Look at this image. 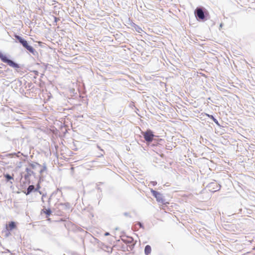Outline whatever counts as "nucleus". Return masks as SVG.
<instances>
[{
  "instance_id": "9b49d317",
  "label": "nucleus",
  "mask_w": 255,
  "mask_h": 255,
  "mask_svg": "<svg viewBox=\"0 0 255 255\" xmlns=\"http://www.w3.org/2000/svg\"><path fill=\"white\" fill-rule=\"evenodd\" d=\"M42 211L44 213L46 214L47 216H49L51 213V211L50 209L43 210Z\"/></svg>"
},
{
  "instance_id": "ddd939ff",
  "label": "nucleus",
  "mask_w": 255,
  "mask_h": 255,
  "mask_svg": "<svg viewBox=\"0 0 255 255\" xmlns=\"http://www.w3.org/2000/svg\"><path fill=\"white\" fill-rule=\"evenodd\" d=\"M39 188H40V185H39V184H38L37 186V188L35 189V190H37Z\"/></svg>"
},
{
  "instance_id": "1a4fd4ad",
  "label": "nucleus",
  "mask_w": 255,
  "mask_h": 255,
  "mask_svg": "<svg viewBox=\"0 0 255 255\" xmlns=\"http://www.w3.org/2000/svg\"><path fill=\"white\" fill-rule=\"evenodd\" d=\"M34 189V186L33 185H29L27 189L26 195L30 194Z\"/></svg>"
},
{
  "instance_id": "6e6552de",
  "label": "nucleus",
  "mask_w": 255,
  "mask_h": 255,
  "mask_svg": "<svg viewBox=\"0 0 255 255\" xmlns=\"http://www.w3.org/2000/svg\"><path fill=\"white\" fill-rule=\"evenodd\" d=\"M133 27L135 30L139 33H141L143 31L142 28L136 24H134Z\"/></svg>"
},
{
  "instance_id": "20e7f679",
  "label": "nucleus",
  "mask_w": 255,
  "mask_h": 255,
  "mask_svg": "<svg viewBox=\"0 0 255 255\" xmlns=\"http://www.w3.org/2000/svg\"><path fill=\"white\" fill-rule=\"evenodd\" d=\"M150 191L152 193V195L156 199L157 202L162 203L164 202V199L163 198V197L160 193L152 189H151Z\"/></svg>"
},
{
  "instance_id": "423d86ee",
  "label": "nucleus",
  "mask_w": 255,
  "mask_h": 255,
  "mask_svg": "<svg viewBox=\"0 0 255 255\" xmlns=\"http://www.w3.org/2000/svg\"><path fill=\"white\" fill-rule=\"evenodd\" d=\"M16 225L14 222H10L8 223V225L6 226V229L8 231H11L13 229L16 228Z\"/></svg>"
},
{
  "instance_id": "0eeeda50",
  "label": "nucleus",
  "mask_w": 255,
  "mask_h": 255,
  "mask_svg": "<svg viewBox=\"0 0 255 255\" xmlns=\"http://www.w3.org/2000/svg\"><path fill=\"white\" fill-rule=\"evenodd\" d=\"M151 251V248L149 245H146L144 249V252L146 255H148L150 254Z\"/></svg>"
},
{
  "instance_id": "9d476101",
  "label": "nucleus",
  "mask_w": 255,
  "mask_h": 255,
  "mask_svg": "<svg viewBox=\"0 0 255 255\" xmlns=\"http://www.w3.org/2000/svg\"><path fill=\"white\" fill-rule=\"evenodd\" d=\"M206 116L212 119L216 124H218V121L212 115L206 114Z\"/></svg>"
},
{
  "instance_id": "39448f33",
  "label": "nucleus",
  "mask_w": 255,
  "mask_h": 255,
  "mask_svg": "<svg viewBox=\"0 0 255 255\" xmlns=\"http://www.w3.org/2000/svg\"><path fill=\"white\" fill-rule=\"evenodd\" d=\"M195 14L200 19L203 20L205 18L204 13L201 8H197L196 9Z\"/></svg>"
},
{
  "instance_id": "f257e3e1",
  "label": "nucleus",
  "mask_w": 255,
  "mask_h": 255,
  "mask_svg": "<svg viewBox=\"0 0 255 255\" xmlns=\"http://www.w3.org/2000/svg\"><path fill=\"white\" fill-rule=\"evenodd\" d=\"M0 59L3 62L7 63L10 67L14 68H19V66L18 64L15 63L12 60L8 59L5 55L1 52H0Z\"/></svg>"
},
{
  "instance_id": "2eb2a0df",
  "label": "nucleus",
  "mask_w": 255,
  "mask_h": 255,
  "mask_svg": "<svg viewBox=\"0 0 255 255\" xmlns=\"http://www.w3.org/2000/svg\"><path fill=\"white\" fill-rule=\"evenodd\" d=\"M152 183L153 185H155L156 184V182H152Z\"/></svg>"
},
{
  "instance_id": "7ed1b4c3",
  "label": "nucleus",
  "mask_w": 255,
  "mask_h": 255,
  "mask_svg": "<svg viewBox=\"0 0 255 255\" xmlns=\"http://www.w3.org/2000/svg\"><path fill=\"white\" fill-rule=\"evenodd\" d=\"M144 139L148 142H151L153 140L154 135L150 129H147L146 131L142 132Z\"/></svg>"
},
{
  "instance_id": "f03ea898",
  "label": "nucleus",
  "mask_w": 255,
  "mask_h": 255,
  "mask_svg": "<svg viewBox=\"0 0 255 255\" xmlns=\"http://www.w3.org/2000/svg\"><path fill=\"white\" fill-rule=\"evenodd\" d=\"M15 37L19 41V42L22 45V46L25 48L27 50L31 53H33L34 51V48L29 45L27 41L23 39L21 37L18 35H15Z\"/></svg>"
},
{
  "instance_id": "4468645a",
  "label": "nucleus",
  "mask_w": 255,
  "mask_h": 255,
  "mask_svg": "<svg viewBox=\"0 0 255 255\" xmlns=\"http://www.w3.org/2000/svg\"><path fill=\"white\" fill-rule=\"evenodd\" d=\"M137 224L139 225V226L141 228L142 227V225L140 222H138Z\"/></svg>"
},
{
  "instance_id": "f8f14e48",
  "label": "nucleus",
  "mask_w": 255,
  "mask_h": 255,
  "mask_svg": "<svg viewBox=\"0 0 255 255\" xmlns=\"http://www.w3.org/2000/svg\"><path fill=\"white\" fill-rule=\"evenodd\" d=\"M4 176L5 177V178H6L8 180L13 179V178H12V176H11L10 175L7 174H6V175H4Z\"/></svg>"
},
{
  "instance_id": "dca6fc26",
  "label": "nucleus",
  "mask_w": 255,
  "mask_h": 255,
  "mask_svg": "<svg viewBox=\"0 0 255 255\" xmlns=\"http://www.w3.org/2000/svg\"><path fill=\"white\" fill-rule=\"evenodd\" d=\"M109 235V233H106L105 234V236H108Z\"/></svg>"
}]
</instances>
